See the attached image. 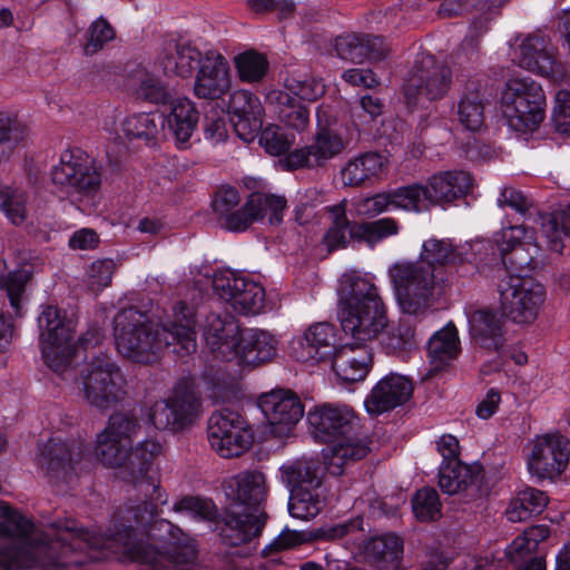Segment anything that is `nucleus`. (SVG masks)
I'll use <instances>...</instances> for the list:
<instances>
[{
	"mask_svg": "<svg viewBox=\"0 0 570 570\" xmlns=\"http://www.w3.org/2000/svg\"><path fill=\"white\" fill-rule=\"evenodd\" d=\"M453 85L452 68L435 56L419 51L404 78L402 92L409 108L446 97Z\"/></svg>",
	"mask_w": 570,
	"mask_h": 570,
	"instance_id": "obj_7",
	"label": "nucleus"
},
{
	"mask_svg": "<svg viewBox=\"0 0 570 570\" xmlns=\"http://www.w3.org/2000/svg\"><path fill=\"white\" fill-rule=\"evenodd\" d=\"M318 167L323 166L327 160L340 155L346 147V142L341 135L327 128H320L314 137L313 144L309 145Z\"/></svg>",
	"mask_w": 570,
	"mask_h": 570,
	"instance_id": "obj_53",
	"label": "nucleus"
},
{
	"mask_svg": "<svg viewBox=\"0 0 570 570\" xmlns=\"http://www.w3.org/2000/svg\"><path fill=\"white\" fill-rule=\"evenodd\" d=\"M413 394V383L404 375L391 373L382 377L365 397L364 406L379 416L406 403Z\"/></svg>",
	"mask_w": 570,
	"mask_h": 570,
	"instance_id": "obj_26",
	"label": "nucleus"
},
{
	"mask_svg": "<svg viewBox=\"0 0 570 570\" xmlns=\"http://www.w3.org/2000/svg\"><path fill=\"white\" fill-rule=\"evenodd\" d=\"M480 479L481 469L464 464L461 460L440 465L439 485L446 494H455L469 485L476 484Z\"/></svg>",
	"mask_w": 570,
	"mask_h": 570,
	"instance_id": "obj_40",
	"label": "nucleus"
},
{
	"mask_svg": "<svg viewBox=\"0 0 570 570\" xmlns=\"http://www.w3.org/2000/svg\"><path fill=\"white\" fill-rule=\"evenodd\" d=\"M239 334V325L233 316L210 314L206 317L204 337L214 358L224 362L236 360Z\"/></svg>",
	"mask_w": 570,
	"mask_h": 570,
	"instance_id": "obj_28",
	"label": "nucleus"
},
{
	"mask_svg": "<svg viewBox=\"0 0 570 570\" xmlns=\"http://www.w3.org/2000/svg\"><path fill=\"white\" fill-rule=\"evenodd\" d=\"M278 338L271 332L259 328L240 331L236 358L247 366H261L272 362L278 353Z\"/></svg>",
	"mask_w": 570,
	"mask_h": 570,
	"instance_id": "obj_30",
	"label": "nucleus"
},
{
	"mask_svg": "<svg viewBox=\"0 0 570 570\" xmlns=\"http://www.w3.org/2000/svg\"><path fill=\"white\" fill-rule=\"evenodd\" d=\"M458 330L452 322L435 332L428 342V356L432 371L444 370L460 354Z\"/></svg>",
	"mask_w": 570,
	"mask_h": 570,
	"instance_id": "obj_36",
	"label": "nucleus"
},
{
	"mask_svg": "<svg viewBox=\"0 0 570 570\" xmlns=\"http://www.w3.org/2000/svg\"><path fill=\"white\" fill-rule=\"evenodd\" d=\"M156 115L141 112L128 116L122 121V131L129 139H140L149 144L156 139L158 134V124Z\"/></svg>",
	"mask_w": 570,
	"mask_h": 570,
	"instance_id": "obj_55",
	"label": "nucleus"
},
{
	"mask_svg": "<svg viewBox=\"0 0 570 570\" xmlns=\"http://www.w3.org/2000/svg\"><path fill=\"white\" fill-rule=\"evenodd\" d=\"M234 63L239 79L248 83L261 81L269 66L267 58L253 49L235 56Z\"/></svg>",
	"mask_w": 570,
	"mask_h": 570,
	"instance_id": "obj_51",
	"label": "nucleus"
},
{
	"mask_svg": "<svg viewBox=\"0 0 570 570\" xmlns=\"http://www.w3.org/2000/svg\"><path fill=\"white\" fill-rule=\"evenodd\" d=\"M266 512L255 513L240 508L238 503H228L215 520L222 542L227 547H239L257 539L265 527Z\"/></svg>",
	"mask_w": 570,
	"mask_h": 570,
	"instance_id": "obj_19",
	"label": "nucleus"
},
{
	"mask_svg": "<svg viewBox=\"0 0 570 570\" xmlns=\"http://www.w3.org/2000/svg\"><path fill=\"white\" fill-rule=\"evenodd\" d=\"M200 406V400L193 387L187 383H178L167 399L151 405L148 417L157 430L181 432L197 420Z\"/></svg>",
	"mask_w": 570,
	"mask_h": 570,
	"instance_id": "obj_15",
	"label": "nucleus"
},
{
	"mask_svg": "<svg viewBox=\"0 0 570 570\" xmlns=\"http://www.w3.org/2000/svg\"><path fill=\"white\" fill-rule=\"evenodd\" d=\"M285 209V197L252 193L240 208L236 207L220 222L223 227L230 232H244L254 222L263 220L266 216L271 225H279Z\"/></svg>",
	"mask_w": 570,
	"mask_h": 570,
	"instance_id": "obj_20",
	"label": "nucleus"
},
{
	"mask_svg": "<svg viewBox=\"0 0 570 570\" xmlns=\"http://www.w3.org/2000/svg\"><path fill=\"white\" fill-rule=\"evenodd\" d=\"M230 121L237 136L250 142L263 128L264 108L258 97L248 90L234 91L228 101Z\"/></svg>",
	"mask_w": 570,
	"mask_h": 570,
	"instance_id": "obj_27",
	"label": "nucleus"
},
{
	"mask_svg": "<svg viewBox=\"0 0 570 570\" xmlns=\"http://www.w3.org/2000/svg\"><path fill=\"white\" fill-rule=\"evenodd\" d=\"M426 183L433 207H446L465 197L473 187V178L465 170L438 171Z\"/></svg>",
	"mask_w": 570,
	"mask_h": 570,
	"instance_id": "obj_32",
	"label": "nucleus"
},
{
	"mask_svg": "<svg viewBox=\"0 0 570 570\" xmlns=\"http://www.w3.org/2000/svg\"><path fill=\"white\" fill-rule=\"evenodd\" d=\"M115 37L116 32L112 26L105 18H98L91 22L86 32V42L83 45L85 55L92 56L97 53Z\"/></svg>",
	"mask_w": 570,
	"mask_h": 570,
	"instance_id": "obj_59",
	"label": "nucleus"
},
{
	"mask_svg": "<svg viewBox=\"0 0 570 570\" xmlns=\"http://www.w3.org/2000/svg\"><path fill=\"white\" fill-rule=\"evenodd\" d=\"M470 334L483 348L497 351L503 345L502 322L490 311L478 309L469 315Z\"/></svg>",
	"mask_w": 570,
	"mask_h": 570,
	"instance_id": "obj_38",
	"label": "nucleus"
},
{
	"mask_svg": "<svg viewBox=\"0 0 570 570\" xmlns=\"http://www.w3.org/2000/svg\"><path fill=\"white\" fill-rule=\"evenodd\" d=\"M387 164V159L376 151L358 154L342 167V184L347 187L371 186L383 178Z\"/></svg>",
	"mask_w": 570,
	"mask_h": 570,
	"instance_id": "obj_33",
	"label": "nucleus"
},
{
	"mask_svg": "<svg viewBox=\"0 0 570 570\" xmlns=\"http://www.w3.org/2000/svg\"><path fill=\"white\" fill-rule=\"evenodd\" d=\"M228 503H238L240 508L255 513L263 512L262 504L267 497L266 478L257 470L239 472L227 481Z\"/></svg>",
	"mask_w": 570,
	"mask_h": 570,
	"instance_id": "obj_31",
	"label": "nucleus"
},
{
	"mask_svg": "<svg viewBox=\"0 0 570 570\" xmlns=\"http://www.w3.org/2000/svg\"><path fill=\"white\" fill-rule=\"evenodd\" d=\"M214 292L243 314H258L265 305L264 287L230 271H219L213 277Z\"/></svg>",
	"mask_w": 570,
	"mask_h": 570,
	"instance_id": "obj_18",
	"label": "nucleus"
},
{
	"mask_svg": "<svg viewBox=\"0 0 570 570\" xmlns=\"http://www.w3.org/2000/svg\"><path fill=\"white\" fill-rule=\"evenodd\" d=\"M546 96L533 79L514 78L501 95V111L511 129L519 132L537 130L544 119Z\"/></svg>",
	"mask_w": 570,
	"mask_h": 570,
	"instance_id": "obj_9",
	"label": "nucleus"
},
{
	"mask_svg": "<svg viewBox=\"0 0 570 570\" xmlns=\"http://www.w3.org/2000/svg\"><path fill=\"white\" fill-rule=\"evenodd\" d=\"M82 453L80 443L51 438L38 445L35 462L48 482L59 487L73 480L76 465L80 462Z\"/></svg>",
	"mask_w": 570,
	"mask_h": 570,
	"instance_id": "obj_16",
	"label": "nucleus"
},
{
	"mask_svg": "<svg viewBox=\"0 0 570 570\" xmlns=\"http://www.w3.org/2000/svg\"><path fill=\"white\" fill-rule=\"evenodd\" d=\"M337 56L346 61L362 63L365 61L364 33H345L335 39Z\"/></svg>",
	"mask_w": 570,
	"mask_h": 570,
	"instance_id": "obj_60",
	"label": "nucleus"
},
{
	"mask_svg": "<svg viewBox=\"0 0 570 570\" xmlns=\"http://www.w3.org/2000/svg\"><path fill=\"white\" fill-rule=\"evenodd\" d=\"M497 291L503 314L514 323H531L546 301V289L531 276L499 271Z\"/></svg>",
	"mask_w": 570,
	"mask_h": 570,
	"instance_id": "obj_11",
	"label": "nucleus"
},
{
	"mask_svg": "<svg viewBox=\"0 0 570 570\" xmlns=\"http://www.w3.org/2000/svg\"><path fill=\"white\" fill-rule=\"evenodd\" d=\"M39 343L45 363L59 375L67 373L76 356L73 324L66 311L56 305L42 306L38 316Z\"/></svg>",
	"mask_w": 570,
	"mask_h": 570,
	"instance_id": "obj_8",
	"label": "nucleus"
},
{
	"mask_svg": "<svg viewBox=\"0 0 570 570\" xmlns=\"http://www.w3.org/2000/svg\"><path fill=\"white\" fill-rule=\"evenodd\" d=\"M279 120L297 131L305 130L309 125V110L305 105L295 104L287 98L278 111Z\"/></svg>",
	"mask_w": 570,
	"mask_h": 570,
	"instance_id": "obj_61",
	"label": "nucleus"
},
{
	"mask_svg": "<svg viewBox=\"0 0 570 570\" xmlns=\"http://www.w3.org/2000/svg\"><path fill=\"white\" fill-rule=\"evenodd\" d=\"M175 512H186L200 521L215 522L218 518V509L212 499L186 495L174 504Z\"/></svg>",
	"mask_w": 570,
	"mask_h": 570,
	"instance_id": "obj_56",
	"label": "nucleus"
},
{
	"mask_svg": "<svg viewBox=\"0 0 570 570\" xmlns=\"http://www.w3.org/2000/svg\"><path fill=\"white\" fill-rule=\"evenodd\" d=\"M360 244L375 247L382 240L400 233L401 226L393 217H383L371 222H360Z\"/></svg>",
	"mask_w": 570,
	"mask_h": 570,
	"instance_id": "obj_52",
	"label": "nucleus"
},
{
	"mask_svg": "<svg viewBox=\"0 0 570 570\" xmlns=\"http://www.w3.org/2000/svg\"><path fill=\"white\" fill-rule=\"evenodd\" d=\"M489 246L491 242L484 239L454 245L449 238L431 237L423 242L419 261L434 271L435 275L444 269L450 276L465 278L475 274L478 257Z\"/></svg>",
	"mask_w": 570,
	"mask_h": 570,
	"instance_id": "obj_10",
	"label": "nucleus"
},
{
	"mask_svg": "<svg viewBox=\"0 0 570 570\" xmlns=\"http://www.w3.org/2000/svg\"><path fill=\"white\" fill-rule=\"evenodd\" d=\"M202 52L190 40L169 39L164 42L158 62L167 76L190 78L202 62Z\"/></svg>",
	"mask_w": 570,
	"mask_h": 570,
	"instance_id": "obj_29",
	"label": "nucleus"
},
{
	"mask_svg": "<svg viewBox=\"0 0 570 570\" xmlns=\"http://www.w3.org/2000/svg\"><path fill=\"white\" fill-rule=\"evenodd\" d=\"M6 271L7 264L3 259H0V289L6 291L11 307L18 316H21V295L30 278V273L22 268Z\"/></svg>",
	"mask_w": 570,
	"mask_h": 570,
	"instance_id": "obj_50",
	"label": "nucleus"
},
{
	"mask_svg": "<svg viewBox=\"0 0 570 570\" xmlns=\"http://www.w3.org/2000/svg\"><path fill=\"white\" fill-rule=\"evenodd\" d=\"M412 508L420 521H432L441 517V502L433 488L417 490L412 499Z\"/></svg>",
	"mask_w": 570,
	"mask_h": 570,
	"instance_id": "obj_58",
	"label": "nucleus"
},
{
	"mask_svg": "<svg viewBox=\"0 0 570 570\" xmlns=\"http://www.w3.org/2000/svg\"><path fill=\"white\" fill-rule=\"evenodd\" d=\"M322 509L323 499L320 489L292 490L288 512L293 518L309 520L315 518Z\"/></svg>",
	"mask_w": 570,
	"mask_h": 570,
	"instance_id": "obj_49",
	"label": "nucleus"
},
{
	"mask_svg": "<svg viewBox=\"0 0 570 570\" xmlns=\"http://www.w3.org/2000/svg\"><path fill=\"white\" fill-rule=\"evenodd\" d=\"M414 338V328L412 324L401 318L397 326L391 328L383 337V345L387 352H397L410 346Z\"/></svg>",
	"mask_w": 570,
	"mask_h": 570,
	"instance_id": "obj_62",
	"label": "nucleus"
},
{
	"mask_svg": "<svg viewBox=\"0 0 570 570\" xmlns=\"http://www.w3.org/2000/svg\"><path fill=\"white\" fill-rule=\"evenodd\" d=\"M488 104L485 85L480 79H469L458 100L456 118L459 124L465 130L479 131L484 125V108Z\"/></svg>",
	"mask_w": 570,
	"mask_h": 570,
	"instance_id": "obj_35",
	"label": "nucleus"
},
{
	"mask_svg": "<svg viewBox=\"0 0 570 570\" xmlns=\"http://www.w3.org/2000/svg\"><path fill=\"white\" fill-rule=\"evenodd\" d=\"M392 194L396 209L420 214L433 208L426 181H416L393 188Z\"/></svg>",
	"mask_w": 570,
	"mask_h": 570,
	"instance_id": "obj_43",
	"label": "nucleus"
},
{
	"mask_svg": "<svg viewBox=\"0 0 570 570\" xmlns=\"http://www.w3.org/2000/svg\"><path fill=\"white\" fill-rule=\"evenodd\" d=\"M207 440L220 458H238L247 452L254 435L246 420L230 409L215 411L208 419Z\"/></svg>",
	"mask_w": 570,
	"mask_h": 570,
	"instance_id": "obj_14",
	"label": "nucleus"
},
{
	"mask_svg": "<svg viewBox=\"0 0 570 570\" xmlns=\"http://www.w3.org/2000/svg\"><path fill=\"white\" fill-rule=\"evenodd\" d=\"M131 80L136 85L135 95L138 99L155 105H166L170 101L171 96L167 87L146 68L138 66L131 75Z\"/></svg>",
	"mask_w": 570,
	"mask_h": 570,
	"instance_id": "obj_44",
	"label": "nucleus"
},
{
	"mask_svg": "<svg viewBox=\"0 0 570 570\" xmlns=\"http://www.w3.org/2000/svg\"><path fill=\"white\" fill-rule=\"evenodd\" d=\"M403 311L416 315L425 311L433 296L438 275L422 262H402L389 271Z\"/></svg>",
	"mask_w": 570,
	"mask_h": 570,
	"instance_id": "obj_13",
	"label": "nucleus"
},
{
	"mask_svg": "<svg viewBox=\"0 0 570 570\" xmlns=\"http://www.w3.org/2000/svg\"><path fill=\"white\" fill-rule=\"evenodd\" d=\"M493 240L501 255L503 265L507 264L505 256L513 250H518L523 246L530 245L538 247V244L535 243V230L524 225H514L502 228L500 232L494 234Z\"/></svg>",
	"mask_w": 570,
	"mask_h": 570,
	"instance_id": "obj_48",
	"label": "nucleus"
},
{
	"mask_svg": "<svg viewBox=\"0 0 570 570\" xmlns=\"http://www.w3.org/2000/svg\"><path fill=\"white\" fill-rule=\"evenodd\" d=\"M80 376L81 392L91 406L108 410L126 397L125 375L107 354L94 356L81 370Z\"/></svg>",
	"mask_w": 570,
	"mask_h": 570,
	"instance_id": "obj_12",
	"label": "nucleus"
},
{
	"mask_svg": "<svg viewBox=\"0 0 570 570\" xmlns=\"http://www.w3.org/2000/svg\"><path fill=\"white\" fill-rule=\"evenodd\" d=\"M337 293L342 330L356 342L335 351L332 367L344 382L363 381L372 365L366 342L376 338L387 326L385 305L375 284L357 273L344 274Z\"/></svg>",
	"mask_w": 570,
	"mask_h": 570,
	"instance_id": "obj_1",
	"label": "nucleus"
},
{
	"mask_svg": "<svg viewBox=\"0 0 570 570\" xmlns=\"http://www.w3.org/2000/svg\"><path fill=\"white\" fill-rule=\"evenodd\" d=\"M570 456V441L559 434H546L534 440L528 461L529 471L539 480H553L567 468Z\"/></svg>",
	"mask_w": 570,
	"mask_h": 570,
	"instance_id": "obj_22",
	"label": "nucleus"
},
{
	"mask_svg": "<svg viewBox=\"0 0 570 570\" xmlns=\"http://www.w3.org/2000/svg\"><path fill=\"white\" fill-rule=\"evenodd\" d=\"M394 208L392 189L365 197L357 203V210L366 217H376Z\"/></svg>",
	"mask_w": 570,
	"mask_h": 570,
	"instance_id": "obj_63",
	"label": "nucleus"
},
{
	"mask_svg": "<svg viewBox=\"0 0 570 570\" xmlns=\"http://www.w3.org/2000/svg\"><path fill=\"white\" fill-rule=\"evenodd\" d=\"M307 421L316 440L324 443L336 442L324 454L326 468L332 475H342L344 465L362 460L368 454L367 443L352 438L360 428V419L351 406L318 405L308 412Z\"/></svg>",
	"mask_w": 570,
	"mask_h": 570,
	"instance_id": "obj_5",
	"label": "nucleus"
},
{
	"mask_svg": "<svg viewBox=\"0 0 570 570\" xmlns=\"http://www.w3.org/2000/svg\"><path fill=\"white\" fill-rule=\"evenodd\" d=\"M30 195L27 190L4 185L0 187V212L14 226H21L28 217Z\"/></svg>",
	"mask_w": 570,
	"mask_h": 570,
	"instance_id": "obj_46",
	"label": "nucleus"
},
{
	"mask_svg": "<svg viewBox=\"0 0 570 570\" xmlns=\"http://www.w3.org/2000/svg\"><path fill=\"white\" fill-rule=\"evenodd\" d=\"M35 524L29 519L0 501V538L10 540L8 544L0 546V570L67 564L57 558H43L50 548L35 537Z\"/></svg>",
	"mask_w": 570,
	"mask_h": 570,
	"instance_id": "obj_6",
	"label": "nucleus"
},
{
	"mask_svg": "<svg viewBox=\"0 0 570 570\" xmlns=\"http://www.w3.org/2000/svg\"><path fill=\"white\" fill-rule=\"evenodd\" d=\"M173 317L156 327L136 307L119 311L114 318V336L117 351L136 363L157 361L165 348L178 355L196 351L195 311L184 302L174 306Z\"/></svg>",
	"mask_w": 570,
	"mask_h": 570,
	"instance_id": "obj_2",
	"label": "nucleus"
},
{
	"mask_svg": "<svg viewBox=\"0 0 570 570\" xmlns=\"http://www.w3.org/2000/svg\"><path fill=\"white\" fill-rule=\"evenodd\" d=\"M548 504V497L543 491L525 488L511 500L505 515L511 522H522L532 515L540 514Z\"/></svg>",
	"mask_w": 570,
	"mask_h": 570,
	"instance_id": "obj_41",
	"label": "nucleus"
},
{
	"mask_svg": "<svg viewBox=\"0 0 570 570\" xmlns=\"http://www.w3.org/2000/svg\"><path fill=\"white\" fill-rule=\"evenodd\" d=\"M55 185L82 194H91L101 185V174L95 161L81 149H67L61 153L59 164L51 169Z\"/></svg>",
	"mask_w": 570,
	"mask_h": 570,
	"instance_id": "obj_17",
	"label": "nucleus"
},
{
	"mask_svg": "<svg viewBox=\"0 0 570 570\" xmlns=\"http://www.w3.org/2000/svg\"><path fill=\"white\" fill-rule=\"evenodd\" d=\"M157 514V504L141 501L121 511L114 529H109L107 540L119 546L122 553L149 570H197L198 550L193 542L175 543L166 551L148 542L145 529Z\"/></svg>",
	"mask_w": 570,
	"mask_h": 570,
	"instance_id": "obj_4",
	"label": "nucleus"
},
{
	"mask_svg": "<svg viewBox=\"0 0 570 570\" xmlns=\"http://www.w3.org/2000/svg\"><path fill=\"white\" fill-rule=\"evenodd\" d=\"M285 88L302 100L314 101L325 92L324 83L312 76L292 75L285 79Z\"/></svg>",
	"mask_w": 570,
	"mask_h": 570,
	"instance_id": "obj_57",
	"label": "nucleus"
},
{
	"mask_svg": "<svg viewBox=\"0 0 570 570\" xmlns=\"http://www.w3.org/2000/svg\"><path fill=\"white\" fill-rule=\"evenodd\" d=\"M365 552L380 570H394L402 558L403 541L392 533L375 537L366 543Z\"/></svg>",
	"mask_w": 570,
	"mask_h": 570,
	"instance_id": "obj_39",
	"label": "nucleus"
},
{
	"mask_svg": "<svg viewBox=\"0 0 570 570\" xmlns=\"http://www.w3.org/2000/svg\"><path fill=\"white\" fill-rule=\"evenodd\" d=\"M258 406L278 434L288 433L304 415L301 399L291 390L277 389L264 393Z\"/></svg>",
	"mask_w": 570,
	"mask_h": 570,
	"instance_id": "obj_24",
	"label": "nucleus"
},
{
	"mask_svg": "<svg viewBox=\"0 0 570 570\" xmlns=\"http://www.w3.org/2000/svg\"><path fill=\"white\" fill-rule=\"evenodd\" d=\"M346 206L347 202L343 199L338 204L324 208L328 214L330 225L323 235L322 243L330 254L347 248L351 243L360 244V222L347 217Z\"/></svg>",
	"mask_w": 570,
	"mask_h": 570,
	"instance_id": "obj_34",
	"label": "nucleus"
},
{
	"mask_svg": "<svg viewBox=\"0 0 570 570\" xmlns=\"http://www.w3.org/2000/svg\"><path fill=\"white\" fill-rule=\"evenodd\" d=\"M52 530L55 532L50 535L51 540L60 544L63 553L87 547V533L75 520L57 521L52 524Z\"/></svg>",
	"mask_w": 570,
	"mask_h": 570,
	"instance_id": "obj_54",
	"label": "nucleus"
},
{
	"mask_svg": "<svg viewBox=\"0 0 570 570\" xmlns=\"http://www.w3.org/2000/svg\"><path fill=\"white\" fill-rule=\"evenodd\" d=\"M230 89L229 63L216 49L204 52L195 76L194 94L199 99L216 100Z\"/></svg>",
	"mask_w": 570,
	"mask_h": 570,
	"instance_id": "obj_23",
	"label": "nucleus"
},
{
	"mask_svg": "<svg viewBox=\"0 0 570 570\" xmlns=\"http://www.w3.org/2000/svg\"><path fill=\"white\" fill-rule=\"evenodd\" d=\"M334 326L326 322L311 325L291 344L292 355L303 363H320L331 360L337 350Z\"/></svg>",
	"mask_w": 570,
	"mask_h": 570,
	"instance_id": "obj_25",
	"label": "nucleus"
},
{
	"mask_svg": "<svg viewBox=\"0 0 570 570\" xmlns=\"http://www.w3.org/2000/svg\"><path fill=\"white\" fill-rule=\"evenodd\" d=\"M281 471L289 492L292 490L321 489L320 468L314 461L297 460L288 465H283Z\"/></svg>",
	"mask_w": 570,
	"mask_h": 570,
	"instance_id": "obj_42",
	"label": "nucleus"
},
{
	"mask_svg": "<svg viewBox=\"0 0 570 570\" xmlns=\"http://www.w3.org/2000/svg\"><path fill=\"white\" fill-rule=\"evenodd\" d=\"M139 429L140 423L135 416L114 413L107 426L97 435L96 456L106 466L121 469L126 481L146 483L153 490V499L165 504L167 499H163L159 485L149 474L155 460L164 453V444L156 438H148L128 450Z\"/></svg>",
	"mask_w": 570,
	"mask_h": 570,
	"instance_id": "obj_3",
	"label": "nucleus"
},
{
	"mask_svg": "<svg viewBox=\"0 0 570 570\" xmlns=\"http://www.w3.org/2000/svg\"><path fill=\"white\" fill-rule=\"evenodd\" d=\"M259 132V144L268 154L279 156L289 150L292 141L281 128L271 126L262 129Z\"/></svg>",
	"mask_w": 570,
	"mask_h": 570,
	"instance_id": "obj_64",
	"label": "nucleus"
},
{
	"mask_svg": "<svg viewBox=\"0 0 570 570\" xmlns=\"http://www.w3.org/2000/svg\"><path fill=\"white\" fill-rule=\"evenodd\" d=\"M198 118L199 114L194 102L188 98H178L171 101L170 112L163 120V126H167L178 144H186L197 126Z\"/></svg>",
	"mask_w": 570,
	"mask_h": 570,
	"instance_id": "obj_37",
	"label": "nucleus"
},
{
	"mask_svg": "<svg viewBox=\"0 0 570 570\" xmlns=\"http://www.w3.org/2000/svg\"><path fill=\"white\" fill-rule=\"evenodd\" d=\"M28 135V127L17 116L0 112V163L8 161Z\"/></svg>",
	"mask_w": 570,
	"mask_h": 570,
	"instance_id": "obj_45",
	"label": "nucleus"
},
{
	"mask_svg": "<svg viewBox=\"0 0 570 570\" xmlns=\"http://www.w3.org/2000/svg\"><path fill=\"white\" fill-rule=\"evenodd\" d=\"M541 232L549 249L561 253L564 246L563 237L570 238V203L544 218Z\"/></svg>",
	"mask_w": 570,
	"mask_h": 570,
	"instance_id": "obj_47",
	"label": "nucleus"
},
{
	"mask_svg": "<svg viewBox=\"0 0 570 570\" xmlns=\"http://www.w3.org/2000/svg\"><path fill=\"white\" fill-rule=\"evenodd\" d=\"M513 59L521 68L553 80L564 76L563 67L557 59V49L541 33H530L522 38L514 50Z\"/></svg>",
	"mask_w": 570,
	"mask_h": 570,
	"instance_id": "obj_21",
	"label": "nucleus"
}]
</instances>
